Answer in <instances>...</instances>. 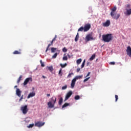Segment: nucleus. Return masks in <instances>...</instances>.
Masks as SVG:
<instances>
[{
  "label": "nucleus",
  "mask_w": 131,
  "mask_h": 131,
  "mask_svg": "<svg viewBox=\"0 0 131 131\" xmlns=\"http://www.w3.org/2000/svg\"><path fill=\"white\" fill-rule=\"evenodd\" d=\"M116 10H117L116 7H114V8H112L111 16L112 18H113V19H115V20H118L119 17H120V14L117 13V12H116Z\"/></svg>",
  "instance_id": "obj_1"
},
{
  "label": "nucleus",
  "mask_w": 131,
  "mask_h": 131,
  "mask_svg": "<svg viewBox=\"0 0 131 131\" xmlns=\"http://www.w3.org/2000/svg\"><path fill=\"white\" fill-rule=\"evenodd\" d=\"M113 38V36H112V34L102 35V40L104 42H110Z\"/></svg>",
  "instance_id": "obj_2"
},
{
  "label": "nucleus",
  "mask_w": 131,
  "mask_h": 131,
  "mask_svg": "<svg viewBox=\"0 0 131 131\" xmlns=\"http://www.w3.org/2000/svg\"><path fill=\"white\" fill-rule=\"evenodd\" d=\"M56 101L57 98H56V97L55 96L52 97L51 98L50 101L47 103L48 107L50 109H52V108H54V107H55V104H56Z\"/></svg>",
  "instance_id": "obj_3"
},
{
  "label": "nucleus",
  "mask_w": 131,
  "mask_h": 131,
  "mask_svg": "<svg viewBox=\"0 0 131 131\" xmlns=\"http://www.w3.org/2000/svg\"><path fill=\"white\" fill-rule=\"evenodd\" d=\"M82 75L77 76L72 80L71 84V89H74L75 86V82H76V80H77V79H81V78H82Z\"/></svg>",
  "instance_id": "obj_4"
},
{
  "label": "nucleus",
  "mask_w": 131,
  "mask_h": 131,
  "mask_svg": "<svg viewBox=\"0 0 131 131\" xmlns=\"http://www.w3.org/2000/svg\"><path fill=\"white\" fill-rule=\"evenodd\" d=\"M20 111H22L23 114H27L28 112V108L27 105L22 106L20 107Z\"/></svg>",
  "instance_id": "obj_5"
},
{
  "label": "nucleus",
  "mask_w": 131,
  "mask_h": 131,
  "mask_svg": "<svg viewBox=\"0 0 131 131\" xmlns=\"http://www.w3.org/2000/svg\"><path fill=\"white\" fill-rule=\"evenodd\" d=\"M86 41H90V40H94V37H93V34H89L85 37Z\"/></svg>",
  "instance_id": "obj_6"
},
{
  "label": "nucleus",
  "mask_w": 131,
  "mask_h": 131,
  "mask_svg": "<svg viewBox=\"0 0 131 131\" xmlns=\"http://www.w3.org/2000/svg\"><path fill=\"white\" fill-rule=\"evenodd\" d=\"M45 122L38 121L35 123V126L41 127V126H43V125H45Z\"/></svg>",
  "instance_id": "obj_7"
},
{
  "label": "nucleus",
  "mask_w": 131,
  "mask_h": 131,
  "mask_svg": "<svg viewBox=\"0 0 131 131\" xmlns=\"http://www.w3.org/2000/svg\"><path fill=\"white\" fill-rule=\"evenodd\" d=\"M91 29V24H87L84 26V32H86Z\"/></svg>",
  "instance_id": "obj_8"
},
{
  "label": "nucleus",
  "mask_w": 131,
  "mask_h": 131,
  "mask_svg": "<svg viewBox=\"0 0 131 131\" xmlns=\"http://www.w3.org/2000/svg\"><path fill=\"white\" fill-rule=\"evenodd\" d=\"M73 94V93L72 92V91H69L66 95V98L64 99V102L67 101V100H68V99H69V98H70V97H71V96H72V94Z\"/></svg>",
  "instance_id": "obj_9"
},
{
  "label": "nucleus",
  "mask_w": 131,
  "mask_h": 131,
  "mask_svg": "<svg viewBox=\"0 0 131 131\" xmlns=\"http://www.w3.org/2000/svg\"><path fill=\"white\" fill-rule=\"evenodd\" d=\"M126 54L127 56H129L131 58V48L130 46H128L126 50Z\"/></svg>",
  "instance_id": "obj_10"
},
{
  "label": "nucleus",
  "mask_w": 131,
  "mask_h": 131,
  "mask_svg": "<svg viewBox=\"0 0 131 131\" xmlns=\"http://www.w3.org/2000/svg\"><path fill=\"white\" fill-rule=\"evenodd\" d=\"M111 23L110 22V20H107L105 23H103L102 24L103 26L104 27H108L110 26Z\"/></svg>",
  "instance_id": "obj_11"
},
{
  "label": "nucleus",
  "mask_w": 131,
  "mask_h": 131,
  "mask_svg": "<svg viewBox=\"0 0 131 131\" xmlns=\"http://www.w3.org/2000/svg\"><path fill=\"white\" fill-rule=\"evenodd\" d=\"M29 81H32V78L30 77L26 78L24 82V85H26V84H27Z\"/></svg>",
  "instance_id": "obj_12"
},
{
  "label": "nucleus",
  "mask_w": 131,
  "mask_h": 131,
  "mask_svg": "<svg viewBox=\"0 0 131 131\" xmlns=\"http://www.w3.org/2000/svg\"><path fill=\"white\" fill-rule=\"evenodd\" d=\"M16 94L18 97H21V91L19 89H17L16 91Z\"/></svg>",
  "instance_id": "obj_13"
},
{
  "label": "nucleus",
  "mask_w": 131,
  "mask_h": 131,
  "mask_svg": "<svg viewBox=\"0 0 131 131\" xmlns=\"http://www.w3.org/2000/svg\"><path fill=\"white\" fill-rule=\"evenodd\" d=\"M126 16H129L131 15V8L129 9H126V12L124 13Z\"/></svg>",
  "instance_id": "obj_14"
},
{
  "label": "nucleus",
  "mask_w": 131,
  "mask_h": 131,
  "mask_svg": "<svg viewBox=\"0 0 131 131\" xmlns=\"http://www.w3.org/2000/svg\"><path fill=\"white\" fill-rule=\"evenodd\" d=\"M53 42H54V41H53V40H52L51 42V43L48 45V46L46 49V53H47V52H48V51H49V48H50V47H51V46H52V45H53Z\"/></svg>",
  "instance_id": "obj_15"
},
{
  "label": "nucleus",
  "mask_w": 131,
  "mask_h": 131,
  "mask_svg": "<svg viewBox=\"0 0 131 131\" xmlns=\"http://www.w3.org/2000/svg\"><path fill=\"white\" fill-rule=\"evenodd\" d=\"M48 70L50 71V72H53L54 71V68H53V66H50V67H47Z\"/></svg>",
  "instance_id": "obj_16"
},
{
  "label": "nucleus",
  "mask_w": 131,
  "mask_h": 131,
  "mask_svg": "<svg viewBox=\"0 0 131 131\" xmlns=\"http://www.w3.org/2000/svg\"><path fill=\"white\" fill-rule=\"evenodd\" d=\"M13 55H21V52L16 50L13 53Z\"/></svg>",
  "instance_id": "obj_17"
},
{
  "label": "nucleus",
  "mask_w": 131,
  "mask_h": 131,
  "mask_svg": "<svg viewBox=\"0 0 131 131\" xmlns=\"http://www.w3.org/2000/svg\"><path fill=\"white\" fill-rule=\"evenodd\" d=\"M96 58V54H94L93 55H92L91 58H90V61H93L94 59Z\"/></svg>",
  "instance_id": "obj_18"
},
{
  "label": "nucleus",
  "mask_w": 131,
  "mask_h": 131,
  "mask_svg": "<svg viewBox=\"0 0 131 131\" xmlns=\"http://www.w3.org/2000/svg\"><path fill=\"white\" fill-rule=\"evenodd\" d=\"M62 103H63V98L61 97L58 101V104L59 105H62Z\"/></svg>",
  "instance_id": "obj_19"
},
{
  "label": "nucleus",
  "mask_w": 131,
  "mask_h": 131,
  "mask_svg": "<svg viewBox=\"0 0 131 131\" xmlns=\"http://www.w3.org/2000/svg\"><path fill=\"white\" fill-rule=\"evenodd\" d=\"M78 38H79V34L77 33L75 38V41H77L78 40Z\"/></svg>",
  "instance_id": "obj_20"
},
{
  "label": "nucleus",
  "mask_w": 131,
  "mask_h": 131,
  "mask_svg": "<svg viewBox=\"0 0 131 131\" xmlns=\"http://www.w3.org/2000/svg\"><path fill=\"white\" fill-rule=\"evenodd\" d=\"M60 66L61 67V68H65V67H66V66H67V63H65L63 64L62 63H60Z\"/></svg>",
  "instance_id": "obj_21"
},
{
  "label": "nucleus",
  "mask_w": 131,
  "mask_h": 131,
  "mask_svg": "<svg viewBox=\"0 0 131 131\" xmlns=\"http://www.w3.org/2000/svg\"><path fill=\"white\" fill-rule=\"evenodd\" d=\"M81 61H82V60L81 59V58L78 59V60H77L76 62L77 64L78 65H79V64H80V63H81Z\"/></svg>",
  "instance_id": "obj_22"
},
{
  "label": "nucleus",
  "mask_w": 131,
  "mask_h": 131,
  "mask_svg": "<svg viewBox=\"0 0 131 131\" xmlns=\"http://www.w3.org/2000/svg\"><path fill=\"white\" fill-rule=\"evenodd\" d=\"M31 97H33V92H31V93H30L28 96V99H29L30 98H31Z\"/></svg>",
  "instance_id": "obj_23"
},
{
  "label": "nucleus",
  "mask_w": 131,
  "mask_h": 131,
  "mask_svg": "<svg viewBox=\"0 0 131 131\" xmlns=\"http://www.w3.org/2000/svg\"><path fill=\"white\" fill-rule=\"evenodd\" d=\"M78 31H84V28L83 27H81L78 29Z\"/></svg>",
  "instance_id": "obj_24"
},
{
  "label": "nucleus",
  "mask_w": 131,
  "mask_h": 131,
  "mask_svg": "<svg viewBox=\"0 0 131 131\" xmlns=\"http://www.w3.org/2000/svg\"><path fill=\"white\" fill-rule=\"evenodd\" d=\"M56 51H57V48H51V53H55Z\"/></svg>",
  "instance_id": "obj_25"
},
{
  "label": "nucleus",
  "mask_w": 131,
  "mask_h": 131,
  "mask_svg": "<svg viewBox=\"0 0 131 131\" xmlns=\"http://www.w3.org/2000/svg\"><path fill=\"white\" fill-rule=\"evenodd\" d=\"M57 56H58V53H55L54 55L52 56V59H56V58H57Z\"/></svg>",
  "instance_id": "obj_26"
},
{
  "label": "nucleus",
  "mask_w": 131,
  "mask_h": 131,
  "mask_svg": "<svg viewBox=\"0 0 131 131\" xmlns=\"http://www.w3.org/2000/svg\"><path fill=\"white\" fill-rule=\"evenodd\" d=\"M67 106H69V103H66L62 105V108H65L67 107Z\"/></svg>",
  "instance_id": "obj_27"
},
{
  "label": "nucleus",
  "mask_w": 131,
  "mask_h": 131,
  "mask_svg": "<svg viewBox=\"0 0 131 131\" xmlns=\"http://www.w3.org/2000/svg\"><path fill=\"white\" fill-rule=\"evenodd\" d=\"M22 78V75H20L19 77V78H18V80H17V83H19V82H20V81H21V79Z\"/></svg>",
  "instance_id": "obj_28"
},
{
  "label": "nucleus",
  "mask_w": 131,
  "mask_h": 131,
  "mask_svg": "<svg viewBox=\"0 0 131 131\" xmlns=\"http://www.w3.org/2000/svg\"><path fill=\"white\" fill-rule=\"evenodd\" d=\"M85 63V59H84L81 66V68H83V67H84V64Z\"/></svg>",
  "instance_id": "obj_29"
},
{
  "label": "nucleus",
  "mask_w": 131,
  "mask_h": 131,
  "mask_svg": "<svg viewBox=\"0 0 131 131\" xmlns=\"http://www.w3.org/2000/svg\"><path fill=\"white\" fill-rule=\"evenodd\" d=\"M58 74H59V75H60V76H62V75H63V73L62 72V69H61L59 71Z\"/></svg>",
  "instance_id": "obj_30"
},
{
  "label": "nucleus",
  "mask_w": 131,
  "mask_h": 131,
  "mask_svg": "<svg viewBox=\"0 0 131 131\" xmlns=\"http://www.w3.org/2000/svg\"><path fill=\"white\" fill-rule=\"evenodd\" d=\"M80 99V96L77 95L75 96V100H79Z\"/></svg>",
  "instance_id": "obj_31"
},
{
  "label": "nucleus",
  "mask_w": 131,
  "mask_h": 131,
  "mask_svg": "<svg viewBox=\"0 0 131 131\" xmlns=\"http://www.w3.org/2000/svg\"><path fill=\"white\" fill-rule=\"evenodd\" d=\"M74 75L73 73H71L68 74V75L67 76V78H70V77H71V75Z\"/></svg>",
  "instance_id": "obj_32"
},
{
  "label": "nucleus",
  "mask_w": 131,
  "mask_h": 131,
  "mask_svg": "<svg viewBox=\"0 0 131 131\" xmlns=\"http://www.w3.org/2000/svg\"><path fill=\"white\" fill-rule=\"evenodd\" d=\"M62 60L63 61H67V60H68V57H67V56H64L63 57Z\"/></svg>",
  "instance_id": "obj_33"
},
{
  "label": "nucleus",
  "mask_w": 131,
  "mask_h": 131,
  "mask_svg": "<svg viewBox=\"0 0 131 131\" xmlns=\"http://www.w3.org/2000/svg\"><path fill=\"white\" fill-rule=\"evenodd\" d=\"M67 88H68L67 85H66L64 86H63L61 89L63 91H64V90H66V89H67Z\"/></svg>",
  "instance_id": "obj_34"
},
{
  "label": "nucleus",
  "mask_w": 131,
  "mask_h": 131,
  "mask_svg": "<svg viewBox=\"0 0 131 131\" xmlns=\"http://www.w3.org/2000/svg\"><path fill=\"white\" fill-rule=\"evenodd\" d=\"M62 52H63V53H66V52H67V49H66V47H64L62 49Z\"/></svg>",
  "instance_id": "obj_35"
},
{
  "label": "nucleus",
  "mask_w": 131,
  "mask_h": 131,
  "mask_svg": "<svg viewBox=\"0 0 131 131\" xmlns=\"http://www.w3.org/2000/svg\"><path fill=\"white\" fill-rule=\"evenodd\" d=\"M28 128H30V127H33V124H30L29 125L27 126Z\"/></svg>",
  "instance_id": "obj_36"
},
{
  "label": "nucleus",
  "mask_w": 131,
  "mask_h": 131,
  "mask_svg": "<svg viewBox=\"0 0 131 131\" xmlns=\"http://www.w3.org/2000/svg\"><path fill=\"white\" fill-rule=\"evenodd\" d=\"M40 63L41 67H45V63L41 60H40Z\"/></svg>",
  "instance_id": "obj_37"
},
{
  "label": "nucleus",
  "mask_w": 131,
  "mask_h": 131,
  "mask_svg": "<svg viewBox=\"0 0 131 131\" xmlns=\"http://www.w3.org/2000/svg\"><path fill=\"white\" fill-rule=\"evenodd\" d=\"M90 78V77H88V78H85V79L83 80V82H86V81H88V80H89Z\"/></svg>",
  "instance_id": "obj_38"
},
{
  "label": "nucleus",
  "mask_w": 131,
  "mask_h": 131,
  "mask_svg": "<svg viewBox=\"0 0 131 131\" xmlns=\"http://www.w3.org/2000/svg\"><path fill=\"white\" fill-rule=\"evenodd\" d=\"M115 99H116L115 101H116V102H117V100H118V96L116 95L115 96Z\"/></svg>",
  "instance_id": "obj_39"
},
{
  "label": "nucleus",
  "mask_w": 131,
  "mask_h": 131,
  "mask_svg": "<svg viewBox=\"0 0 131 131\" xmlns=\"http://www.w3.org/2000/svg\"><path fill=\"white\" fill-rule=\"evenodd\" d=\"M57 39V35H55L54 38L52 39L53 41H55Z\"/></svg>",
  "instance_id": "obj_40"
},
{
  "label": "nucleus",
  "mask_w": 131,
  "mask_h": 131,
  "mask_svg": "<svg viewBox=\"0 0 131 131\" xmlns=\"http://www.w3.org/2000/svg\"><path fill=\"white\" fill-rule=\"evenodd\" d=\"M110 65H115V62L113 61V62H110Z\"/></svg>",
  "instance_id": "obj_41"
},
{
  "label": "nucleus",
  "mask_w": 131,
  "mask_h": 131,
  "mask_svg": "<svg viewBox=\"0 0 131 131\" xmlns=\"http://www.w3.org/2000/svg\"><path fill=\"white\" fill-rule=\"evenodd\" d=\"M22 100H23V95H22L19 99V102H20V101H22Z\"/></svg>",
  "instance_id": "obj_42"
},
{
  "label": "nucleus",
  "mask_w": 131,
  "mask_h": 131,
  "mask_svg": "<svg viewBox=\"0 0 131 131\" xmlns=\"http://www.w3.org/2000/svg\"><path fill=\"white\" fill-rule=\"evenodd\" d=\"M80 71V68H78L77 69V72H79Z\"/></svg>",
  "instance_id": "obj_43"
},
{
  "label": "nucleus",
  "mask_w": 131,
  "mask_h": 131,
  "mask_svg": "<svg viewBox=\"0 0 131 131\" xmlns=\"http://www.w3.org/2000/svg\"><path fill=\"white\" fill-rule=\"evenodd\" d=\"M90 74H91V72H89L88 74L86 76V77H88V76H90Z\"/></svg>",
  "instance_id": "obj_44"
},
{
  "label": "nucleus",
  "mask_w": 131,
  "mask_h": 131,
  "mask_svg": "<svg viewBox=\"0 0 131 131\" xmlns=\"http://www.w3.org/2000/svg\"><path fill=\"white\" fill-rule=\"evenodd\" d=\"M47 97H50V96H51V94H47Z\"/></svg>",
  "instance_id": "obj_45"
},
{
  "label": "nucleus",
  "mask_w": 131,
  "mask_h": 131,
  "mask_svg": "<svg viewBox=\"0 0 131 131\" xmlns=\"http://www.w3.org/2000/svg\"><path fill=\"white\" fill-rule=\"evenodd\" d=\"M130 5H127V8H130Z\"/></svg>",
  "instance_id": "obj_46"
},
{
  "label": "nucleus",
  "mask_w": 131,
  "mask_h": 131,
  "mask_svg": "<svg viewBox=\"0 0 131 131\" xmlns=\"http://www.w3.org/2000/svg\"><path fill=\"white\" fill-rule=\"evenodd\" d=\"M25 121H26V122H29L30 120H26Z\"/></svg>",
  "instance_id": "obj_47"
},
{
  "label": "nucleus",
  "mask_w": 131,
  "mask_h": 131,
  "mask_svg": "<svg viewBox=\"0 0 131 131\" xmlns=\"http://www.w3.org/2000/svg\"><path fill=\"white\" fill-rule=\"evenodd\" d=\"M42 77H43V78H47V77H46V76H42Z\"/></svg>",
  "instance_id": "obj_48"
},
{
  "label": "nucleus",
  "mask_w": 131,
  "mask_h": 131,
  "mask_svg": "<svg viewBox=\"0 0 131 131\" xmlns=\"http://www.w3.org/2000/svg\"><path fill=\"white\" fill-rule=\"evenodd\" d=\"M17 86H18L15 85V86H14V88H17Z\"/></svg>",
  "instance_id": "obj_49"
},
{
  "label": "nucleus",
  "mask_w": 131,
  "mask_h": 131,
  "mask_svg": "<svg viewBox=\"0 0 131 131\" xmlns=\"http://www.w3.org/2000/svg\"><path fill=\"white\" fill-rule=\"evenodd\" d=\"M33 96H35V93H33Z\"/></svg>",
  "instance_id": "obj_50"
}]
</instances>
